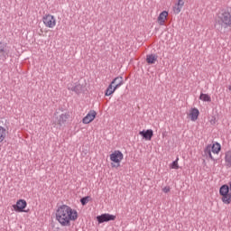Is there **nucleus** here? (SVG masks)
Segmentation results:
<instances>
[{
  "instance_id": "f257e3e1",
  "label": "nucleus",
  "mask_w": 231,
  "mask_h": 231,
  "mask_svg": "<svg viewBox=\"0 0 231 231\" xmlns=\"http://www.w3.org/2000/svg\"><path fill=\"white\" fill-rule=\"evenodd\" d=\"M79 213L69 206L61 205L56 210V219L61 226H69L71 221H77Z\"/></svg>"
},
{
  "instance_id": "f03ea898",
  "label": "nucleus",
  "mask_w": 231,
  "mask_h": 231,
  "mask_svg": "<svg viewBox=\"0 0 231 231\" xmlns=\"http://www.w3.org/2000/svg\"><path fill=\"white\" fill-rule=\"evenodd\" d=\"M217 24H219L221 28H228L231 26V14L226 10H221L217 14Z\"/></svg>"
},
{
  "instance_id": "7ed1b4c3",
  "label": "nucleus",
  "mask_w": 231,
  "mask_h": 231,
  "mask_svg": "<svg viewBox=\"0 0 231 231\" xmlns=\"http://www.w3.org/2000/svg\"><path fill=\"white\" fill-rule=\"evenodd\" d=\"M221 151V144L219 143H215L213 144H208L204 149V154L206 158H209L214 162V156H212V152L214 154H219Z\"/></svg>"
},
{
  "instance_id": "20e7f679",
  "label": "nucleus",
  "mask_w": 231,
  "mask_h": 231,
  "mask_svg": "<svg viewBox=\"0 0 231 231\" xmlns=\"http://www.w3.org/2000/svg\"><path fill=\"white\" fill-rule=\"evenodd\" d=\"M219 194L222 196V201L226 205H230L231 203V195H230V188L228 185L225 184L220 187Z\"/></svg>"
},
{
  "instance_id": "39448f33",
  "label": "nucleus",
  "mask_w": 231,
  "mask_h": 231,
  "mask_svg": "<svg viewBox=\"0 0 231 231\" xmlns=\"http://www.w3.org/2000/svg\"><path fill=\"white\" fill-rule=\"evenodd\" d=\"M12 52H10V47H7L6 43L0 42V60L5 62L8 57H10Z\"/></svg>"
},
{
  "instance_id": "423d86ee",
  "label": "nucleus",
  "mask_w": 231,
  "mask_h": 231,
  "mask_svg": "<svg viewBox=\"0 0 231 231\" xmlns=\"http://www.w3.org/2000/svg\"><path fill=\"white\" fill-rule=\"evenodd\" d=\"M42 21L46 28H55L57 25V20L55 19V16L51 14H46L43 16Z\"/></svg>"
},
{
  "instance_id": "0eeeda50",
  "label": "nucleus",
  "mask_w": 231,
  "mask_h": 231,
  "mask_svg": "<svg viewBox=\"0 0 231 231\" xmlns=\"http://www.w3.org/2000/svg\"><path fill=\"white\" fill-rule=\"evenodd\" d=\"M115 219H116V216L111 215L109 213H105L97 217V220L99 224L115 221Z\"/></svg>"
},
{
  "instance_id": "6e6552de",
  "label": "nucleus",
  "mask_w": 231,
  "mask_h": 231,
  "mask_svg": "<svg viewBox=\"0 0 231 231\" xmlns=\"http://www.w3.org/2000/svg\"><path fill=\"white\" fill-rule=\"evenodd\" d=\"M110 160L114 163H117V167H120V162H122V160H124V153H122V152L116 150L110 154Z\"/></svg>"
},
{
  "instance_id": "1a4fd4ad",
  "label": "nucleus",
  "mask_w": 231,
  "mask_h": 231,
  "mask_svg": "<svg viewBox=\"0 0 231 231\" xmlns=\"http://www.w3.org/2000/svg\"><path fill=\"white\" fill-rule=\"evenodd\" d=\"M27 205L26 200L19 199L16 204L13 205V208L15 212H24V208H26Z\"/></svg>"
},
{
  "instance_id": "9d476101",
  "label": "nucleus",
  "mask_w": 231,
  "mask_h": 231,
  "mask_svg": "<svg viewBox=\"0 0 231 231\" xmlns=\"http://www.w3.org/2000/svg\"><path fill=\"white\" fill-rule=\"evenodd\" d=\"M97 118V112L95 110H90L89 113L82 119L83 124H91L93 120Z\"/></svg>"
},
{
  "instance_id": "9b49d317",
  "label": "nucleus",
  "mask_w": 231,
  "mask_h": 231,
  "mask_svg": "<svg viewBox=\"0 0 231 231\" xmlns=\"http://www.w3.org/2000/svg\"><path fill=\"white\" fill-rule=\"evenodd\" d=\"M139 134L143 136L144 140H152V136H154V132L152 129H148L139 132Z\"/></svg>"
},
{
  "instance_id": "f8f14e48",
  "label": "nucleus",
  "mask_w": 231,
  "mask_h": 231,
  "mask_svg": "<svg viewBox=\"0 0 231 231\" xmlns=\"http://www.w3.org/2000/svg\"><path fill=\"white\" fill-rule=\"evenodd\" d=\"M111 85L114 86L116 89H118V88L124 86V78L121 76L116 77L112 80Z\"/></svg>"
},
{
  "instance_id": "ddd939ff",
  "label": "nucleus",
  "mask_w": 231,
  "mask_h": 231,
  "mask_svg": "<svg viewBox=\"0 0 231 231\" xmlns=\"http://www.w3.org/2000/svg\"><path fill=\"white\" fill-rule=\"evenodd\" d=\"M168 15H169V13L167 11H162L159 14L158 21L161 26H163L165 24V20L167 19Z\"/></svg>"
},
{
  "instance_id": "4468645a",
  "label": "nucleus",
  "mask_w": 231,
  "mask_h": 231,
  "mask_svg": "<svg viewBox=\"0 0 231 231\" xmlns=\"http://www.w3.org/2000/svg\"><path fill=\"white\" fill-rule=\"evenodd\" d=\"M185 5V1H178L177 4L173 6V13L178 15L180 12H181V8H183Z\"/></svg>"
},
{
  "instance_id": "2eb2a0df",
  "label": "nucleus",
  "mask_w": 231,
  "mask_h": 231,
  "mask_svg": "<svg viewBox=\"0 0 231 231\" xmlns=\"http://www.w3.org/2000/svg\"><path fill=\"white\" fill-rule=\"evenodd\" d=\"M191 122H196L198 116H199V110L198 108H192L189 113Z\"/></svg>"
},
{
  "instance_id": "dca6fc26",
  "label": "nucleus",
  "mask_w": 231,
  "mask_h": 231,
  "mask_svg": "<svg viewBox=\"0 0 231 231\" xmlns=\"http://www.w3.org/2000/svg\"><path fill=\"white\" fill-rule=\"evenodd\" d=\"M68 118H69V114H61L58 118L59 125H64L68 122Z\"/></svg>"
},
{
  "instance_id": "f3484780",
  "label": "nucleus",
  "mask_w": 231,
  "mask_h": 231,
  "mask_svg": "<svg viewBox=\"0 0 231 231\" xmlns=\"http://www.w3.org/2000/svg\"><path fill=\"white\" fill-rule=\"evenodd\" d=\"M158 60V56L155 54H149L146 56V62L148 64H154Z\"/></svg>"
},
{
  "instance_id": "a211bd4d",
  "label": "nucleus",
  "mask_w": 231,
  "mask_h": 231,
  "mask_svg": "<svg viewBox=\"0 0 231 231\" xmlns=\"http://www.w3.org/2000/svg\"><path fill=\"white\" fill-rule=\"evenodd\" d=\"M115 85H112L110 83V85L107 87L106 92H105V96L106 97H111V95H113V93H115V91H116V88L114 87Z\"/></svg>"
},
{
  "instance_id": "6ab92c4d",
  "label": "nucleus",
  "mask_w": 231,
  "mask_h": 231,
  "mask_svg": "<svg viewBox=\"0 0 231 231\" xmlns=\"http://www.w3.org/2000/svg\"><path fill=\"white\" fill-rule=\"evenodd\" d=\"M225 162L226 167H231V151H228L225 154Z\"/></svg>"
},
{
  "instance_id": "aec40b11",
  "label": "nucleus",
  "mask_w": 231,
  "mask_h": 231,
  "mask_svg": "<svg viewBox=\"0 0 231 231\" xmlns=\"http://www.w3.org/2000/svg\"><path fill=\"white\" fill-rule=\"evenodd\" d=\"M199 100H202L203 102H212V97H210L208 94L201 93L199 96Z\"/></svg>"
},
{
  "instance_id": "412c9836",
  "label": "nucleus",
  "mask_w": 231,
  "mask_h": 231,
  "mask_svg": "<svg viewBox=\"0 0 231 231\" xmlns=\"http://www.w3.org/2000/svg\"><path fill=\"white\" fill-rule=\"evenodd\" d=\"M71 91H74V93H77V95H80L82 93V85L77 84L74 87L71 88Z\"/></svg>"
},
{
  "instance_id": "4be33fe9",
  "label": "nucleus",
  "mask_w": 231,
  "mask_h": 231,
  "mask_svg": "<svg viewBox=\"0 0 231 231\" xmlns=\"http://www.w3.org/2000/svg\"><path fill=\"white\" fill-rule=\"evenodd\" d=\"M6 137V129L5 127L0 126V143L5 141V138Z\"/></svg>"
},
{
  "instance_id": "5701e85b",
  "label": "nucleus",
  "mask_w": 231,
  "mask_h": 231,
  "mask_svg": "<svg viewBox=\"0 0 231 231\" xmlns=\"http://www.w3.org/2000/svg\"><path fill=\"white\" fill-rule=\"evenodd\" d=\"M89 196H87V197H83L80 199V203L81 205L85 206V205H88V203H89Z\"/></svg>"
},
{
  "instance_id": "b1692460",
  "label": "nucleus",
  "mask_w": 231,
  "mask_h": 231,
  "mask_svg": "<svg viewBox=\"0 0 231 231\" xmlns=\"http://www.w3.org/2000/svg\"><path fill=\"white\" fill-rule=\"evenodd\" d=\"M180 159L177 158L175 161L172 162V163L171 164V169H175V170H178L180 169V166L178 165V161Z\"/></svg>"
},
{
  "instance_id": "393cba45",
  "label": "nucleus",
  "mask_w": 231,
  "mask_h": 231,
  "mask_svg": "<svg viewBox=\"0 0 231 231\" xmlns=\"http://www.w3.org/2000/svg\"><path fill=\"white\" fill-rule=\"evenodd\" d=\"M162 192H164L165 194H167L168 192H171V187L166 186L162 189Z\"/></svg>"
},
{
  "instance_id": "a878e982",
  "label": "nucleus",
  "mask_w": 231,
  "mask_h": 231,
  "mask_svg": "<svg viewBox=\"0 0 231 231\" xmlns=\"http://www.w3.org/2000/svg\"><path fill=\"white\" fill-rule=\"evenodd\" d=\"M229 91H231V86L228 87Z\"/></svg>"
},
{
  "instance_id": "bb28decb",
  "label": "nucleus",
  "mask_w": 231,
  "mask_h": 231,
  "mask_svg": "<svg viewBox=\"0 0 231 231\" xmlns=\"http://www.w3.org/2000/svg\"><path fill=\"white\" fill-rule=\"evenodd\" d=\"M178 1H183V0H178Z\"/></svg>"
}]
</instances>
